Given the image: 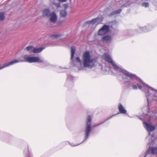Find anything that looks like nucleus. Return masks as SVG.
<instances>
[{"mask_svg":"<svg viewBox=\"0 0 157 157\" xmlns=\"http://www.w3.org/2000/svg\"><path fill=\"white\" fill-rule=\"evenodd\" d=\"M82 59L84 67H92L94 66L95 59L92 57L89 51H86L83 52Z\"/></svg>","mask_w":157,"mask_h":157,"instance_id":"obj_1","label":"nucleus"},{"mask_svg":"<svg viewBox=\"0 0 157 157\" xmlns=\"http://www.w3.org/2000/svg\"><path fill=\"white\" fill-rule=\"evenodd\" d=\"M91 117L88 115L86 119V128L85 131V137L84 141L86 140L89 136V134L91 131Z\"/></svg>","mask_w":157,"mask_h":157,"instance_id":"obj_2","label":"nucleus"},{"mask_svg":"<svg viewBox=\"0 0 157 157\" xmlns=\"http://www.w3.org/2000/svg\"><path fill=\"white\" fill-rule=\"evenodd\" d=\"M24 60L21 61L27 62L29 63H32L34 62L43 63V60L40 59L39 57L37 56H30L27 57L26 55L24 56Z\"/></svg>","mask_w":157,"mask_h":157,"instance_id":"obj_3","label":"nucleus"},{"mask_svg":"<svg viewBox=\"0 0 157 157\" xmlns=\"http://www.w3.org/2000/svg\"><path fill=\"white\" fill-rule=\"evenodd\" d=\"M110 31V26L106 25H104L98 32V35L103 36L108 33Z\"/></svg>","mask_w":157,"mask_h":157,"instance_id":"obj_4","label":"nucleus"},{"mask_svg":"<svg viewBox=\"0 0 157 157\" xmlns=\"http://www.w3.org/2000/svg\"><path fill=\"white\" fill-rule=\"evenodd\" d=\"M103 57L105 60L108 63H111L114 68L116 69L118 68V67L113 62V60H112L110 56L109 55L105 53L103 55Z\"/></svg>","mask_w":157,"mask_h":157,"instance_id":"obj_5","label":"nucleus"},{"mask_svg":"<svg viewBox=\"0 0 157 157\" xmlns=\"http://www.w3.org/2000/svg\"><path fill=\"white\" fill-rule=\"evenodd\" d=\"M49 16L50 17L49 20L51 22L53 23H55L56 22L57 17L55 12H52L51 13Z\"/></svg>","mask_w":157,"mask_h":157,"instance_id":"obj_6","label":"nucleus"},{"mask_svg":"<svg viewBox=\"0 0 157 157\" xmlns=\"http://www.w3.org/2000/svg\"><path fill=\"white\" fill-rule=\"evenodd\" d=\"M111 40V37L110 36L107 35L103 37L102 39L101 40L104 43H108L110 42Z\"/></svg>","mask_w":157,"mask_h":157,"instance_id":"obj_7","label":"nucleus"},{"mask_svg":"<svg viewBox=\"0 0 157 157\" xmlns=\"http://www.w3.org/2000/svg\"><path fill=\"white\" fill-rule=\"evenodd\" d=\"M101 17H97L96 18L92 19L93 25L96 24L97 25L100 23L102 21Z\"/></svg>","mask_w":157,"mask_h":157,"instance_id":"obj_8","label":"nucleus"},{"mask_svg":"<svg viewBox=\"0 0 157 157\" xmlns=\"http://www.w3.org/2000/svg\"><path fill=\"white\" fill-rule=\"evenodd\" d=\"M118 109L121 113L124 114L126 113V110L124 109L123 105L120 103L118 105Z\"/></svg>","mask_w":157,"mask_h":157,"instance_id":"obj_9","label":"nucleus"},{"mask_svg":"<svg viewBox=\"0 0 157 157\" xmlns=\"http://www.w3.org/2000/svg\"><path fill=\"white\" fill-rule=\"evenodd\" d=\"M144 124L146 126L147 129L149 131H151L154 130L155 129V127L145 122Z\"/></svg>","mask_w":157,"mask_h":157,"instance_id":"obj_10","label":"nucleus"},{"mask_svg":"<svg viewBox=\"0 0 157 157\" xmlns=\"http://www.w3.org/2000/svg\"><path fill=\"white\" fill-rule=\"evenodd\" d=\"M148 152L150 153L155 154L157 153V148L152 147L149 148Z\"/></svg>","mask_w":157,"mask_h":157,"instance_id":"obj_11","label":"nucleus"},{"mask_svg":"<svg viewBox=\"0 0 157 157\" xmlns=\"http://www.w3.org/2000/svg\"><path fill=\"white\" fill-rule=\"evenodd\" d=\"M43 15L44 16L49 17L51 13L49 9H46L43 10L42 11Z\"/></svg>","mask_w":157,"mask_h":157,"instance_id":"obj_12","label":"nucleus"},{"mask_svg":"<svg viewBox=\"0 0 157 157\" xmlns=\"http://www.w3.org/2000/svg\"><path fill=\"white\" fill-rule=\"evenodd\" d=\"M122 10L121 9H119L117 10H114L111 13L109 14V17H111L113 15H114L115 14H118L120 13L122 11Z\"/></svg>","mask_w":157,"mask_h":157,"instance_id":"obj_13","label":"nucleus"},{"mask_svg":"<svg viewBox=\"0 0 157 157\" xmlns=\"http://www.w3.org/2000/svg\"><path fill=\"white\" fill-rule=\"evenodd\" d=\"M44 48H34L33 51L34 53H38L42 51L44 49Z\"/></svg>","mask_w":157,"mask_h":157,"instance_id":"obj_14","label":"nucleus"},{"mask_svg":"<svg viewBox=\"0 0 157 157\" xmlns=\"http://www.w3.org/2000/svg\"><path fill=\"white\" fill-rule=\"evenodd\" d=\"M76 49L75 47V46H72L71 47V59H73L75 54V51Z\"/></svg>","mask_w":157,"mask_h":157,"instance_id":"obj_15","label":"nucleus"},{"mask_svg":"<svg viewBox=\"0 0 157 157\" xmlns=\"http://www.w3.org/2000/svg\"><path fill=\"white\" fill-rule=\"evenodd\" d=\"M34 47L33 46H29L27 47L25 49L27 51L31 53L33 52V53Z\"/></svg>","mask_w":157,"mask_h":157,"instance_id":"obj_16","label":"nucleus"},{"mask_svg":"<svg viewBox=\"0 0 157 157\" xmlns=\"http://www.w3.org/2000/svg\"><path fill=\"white\" fill-rule=\"evenodd\" d=\"M61 17H65L67 16V12L65 10H61L60 12Z\"/></svg>","mask_w":157,"mask_h":157,"instance_id":"obj_17","label":"nucleus"},{"mask_svg":"<svg viewBox=\"0 0 157 157\" xmlns=\"http://www.w3.org/2000/svg\"><path fill=\"white\" fill-rule=\"evenodd\" d=\"M5 18L4 14L3 12H0V20L3 21Z\"/></svg>","mask_w":157,"mask_h":157,"instance_id":"obj_18","label":"nucleus"},{"mask_svg":"<svg viewBox=\"0 0 157 157\" xmlns=\"http://www.w3.org/2000/svg\"><path fill=\"white\" fill-rule=\"evenodd\" d=\"M62 35L60 34H56V35H51V37L54 38H57L58 37L61 36Z\"/></svg>","mask_w":157,"mask_h":157,"instance_id":"obj_19","label":"nucleus"},{"mask_svg":"<svg viewBox=\"0 0 157 157\" xmlns=\"http://www.w3.org/2000/svg\"><path fill=\"white\" fill-rule=\"evenodd\" d=\"M142 6L145 7H148L149 6V4L148 3H143L142 4Z\"/></svg>","mask_w":157,"mask_h":157,"instance_id":"obj_20","label":"nucleus"},{"mask_svg":"<svg viewBox=\"0 0 157 157\" xmlns=\"http://www.w3.org/2000/svg\"><path fill=\"white\" fill-rule=\"evenodd\" d=\"M85 24H91L93 25V21L92 19L90 21H86L85 22Z\"/></svg>","mask_w":157,"mask_h":157,"instance_id":"obj_21","label":"nucleus"},{"mask_svg":"<svg viewBox=\"0 0 157 157\" xmlns=\"http://www.w3.org/2000/svg\"><path fill=\"white\" fill-rule=\"evenodd\" d=\"M75 59H76V60L77 62H78L80 63H81V60L79 57H76Z\"/></svg>","mask_w":157,"mask_h":157,"instance_id":"obj_22","label":"nucleus"},{"mask_svg":"<svg viewBox=\"0 0 157 157\" xmlns=\"http://www.w3.org/2000/svg\"><path fill=\"white\" fill-rule=\"evenodd\" d=\"M126 75H127L128 77L130 78H132V75L130 73L127 72L126 73Z\"/></svg>","mask_w":157,"mask_h":157,"instance_id":"obj_23","label":"nucleus"},{"mask_svg":"<svg viewBox=\"0 0 157 157\" xmlns=\"http://www.w3.org/2000/svg\"><path fill=\"white\" fill-rule=\"evenodd\" d=\"M132 88L134 90H136L137 89V87L136 85H133V86Z\"/></svg>","mask_w":157,"mask_h":157,"instance_id":"obj_24","label":"nucleus"},{"mask_svg":"<svg viewBox=\"0 0 157 157\" xmlns=\"http://www.w3.org/2000/svg\"><path fill=\"white\" fill-rule=\"evenodd\" d=\"M137 85L140 89H141L142 88V86L141 84H137Z\"/></svg>","mask_w":157,"mask_h":157,"instance_id":"obj_25","label":"nucleus"},{"mask_svg":"<svg viewBox=\"0 0 157 157\" xmlns=\"http://www.w3.org/2000/svg\"><path fill=\"white\" fill-rule=\"evenodd\" d=\"M63 6H64V8H65V9H66L67 8L68 6L67 4H64L63 5Z\"/></svg>","mask_w":157,"mask_h":157,"instance_id":"obj_26","label":"nucleus"},{"mask_svg":"<svg viewBox=\"0 0 157 157\" xmlns=\"http://www.w3.org/2000/svg\"><path fill=\"white\" fill-rule=\"evenodd\" d=\"M58 0L60 2H65L67 0Z\"/></svg>","mask_w":157,"mask_h":157,"instance_id":"obj_27","label":"nucleus"},{"mask_svg":"<svg viewBox=\"0 0 157 157\" xmlns=\"http://www.w3.org/2000/svg\"><path fill=\"white\" fill-rule=\"evenodd\" d=\"M25 150H27L28 151V152L29 153V147L28 146H27L25 148Z\"/></svg>","mask_w":157,"mask_h":157,"instance_id":"obj_28","label":"nucleus"},{"mask_svg":"<svg viewBox=\"0 0 157 157\" xmlns=\"http://www.w3.org/2000/svg\"><path fill=\"white\" fill-rule=\"evenodd\" d=\"M125 82H128V81H125Z\"/></svg>","mask_w":157,"mask_h":157,"instance_id":"obj_29","label":"nucleus"}]
</instances>
